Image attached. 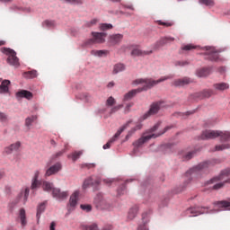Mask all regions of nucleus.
Segmentation results:
<instances>
[{"label": "nucleus", "instance_id": "obj_1", "mask_svg": "<svg viewBox=\"0 0 230 230\" xmlns=\"http://www.w3.org/2000/svg\"><path fill=\"white\" fill-rule=\"evenodd\" d=\"M173 78V75H164L162 76L158 80H153V79H137L133 82L136 85H139L143 84L142 88H137L129 91L128 93L124 95V102H128V100H132L136 94L138 93H142V91H148V89H152V87L157 85V84H161V82H166V80H172Z\"/></svg>", "mask_w": 230, "mask_h": 230}, {"label": "nucleus", "instance_id": "obj_2", "mask_svg": "<svg viewBox=\"0 0 230 230\" xmlns=\"http://www.w3.org/2000/svg\"><path fill=\"white\" fill-rule=\"evenodd\" d=\"M216 137H221V141H229L230 132L205 130L202 132L200 137L201 139H216Z\"/></svg>", "mask_w": 230, "mask_h": 230}, {"label": "nucleus", "instance_id": "obj_3", "mask_svg": "<svg viewBox=\"0 0 230 230\" xmlns=\"http://www.w3.org/2000/svg\"><path fill=\"white\" fill-rule=\"evenodd\" d=\"M170 127H165L164 129L162 132H159L158 134H150V135H144L142 137H140L138 140L135 141L133 143L134 146L136 148H139V146H143L145 143H147V141H150V139L159 137V136H163V134H165V132H168L170 130Z\"/></svg>", "mask_w": 230, "mask_h": 230}, {"label": "nucleus", "instance_id": "obj_4", "mask_svg": "<svg viewBox=\"0 0 230 230\" xmlns=\"http://www.w3.org/2000/svg\"><path fill=\"white\" fill-rule=\"evenodd\" d=\"M2 53H4V55H7V62L10 64V66H13L14 67H19V58H17V53L14 52L12 49L3 48L1 49Z\"/></svg>", "mask_w": 230, "mask_h": 230}, {"label": "nucleus", "instance_id": "obj_5", "mask_svg": "<svg viewBox=\"0 0 230 230\" xmlns=\"http://www.w3.org/2000/svg\"><path fill=\"white\" fill-rule=\"evenodd\" d=\"M93 38L86 41V46H91V44H103L105 42V37L107 34L105 32H92Z\"/></svg>", "mask_w": 230, "mask_h": 230}, {"label": "nucleus", "instance_id": "obj_6", "mask_svg": "<svg viewBox=\"0 0 230 230\" xmlns=\"http://www.w3.org/2000/svg\"><path fill=\"white\" fill-rule=\"evenodd\" d=\"M211 166V162H202L199 164L194 166L190 170L186 172L187 177L190 175H195L199 173V172H202V170H206Z\"/></svg>", "mask_w": 230, "mask_h": 230}, {"label": "nucleus", "instance_id": "obj_7", "mask_svg": "<svg viewBox=\"0 0 230 230\" xmlns=\"http://www.w3.org/2000/svg\"><path fill=\"white\" fill-rule=\"evenodd\" d=\"M173 40H175V38L173 37L161 38L153 45V51L159 50V49L163 48V46H166V44H168L169 42H173Z\"/></svg>", "mask_w": 230, "mask_h": 230}, {"label": "nucleus", "instance_id": "obj_8", "mask_svg": "<svg viewBox=\"0 0 230 230\" xmlns=\"http://www.w3.org/2000/svg\"><path fill=\"white\" fill-rule=\"evenodd\" d=\"M128 125H130V121H128L123 127H121L116 132V134L113 136V137L111 139H110L109 142L103 146V149L107 150V149L111 148V145H112V143H114V141H116V139H118L119 137V136H121V133L125 130V128H127L128 127Z\"/></svg>", "mask_w": 230, "mask_h": 230}, {"label": "nucleus", "instance_id": "obj_9", "mask_svg": "<svg viewBox=\"0 0 230 230\" xmlns=\"http://www.w3.org/2000/svg\"><path fill=\"white\" fill-rule=\"evenodd\" d=\"M52 197L57 200H66L69 197V191L62 190L59 188H55L52 190Z\"/></svg>", "mask_w": 230, "mask_h": 230}, {"label": "nucleus", "instance_id": "obj_10", "mask_svg": "<svg viewBox=\"0 0 230 230\" xmlns=\"http://www.w3.org/2000/svg\"><path fill=\"white\" fill-rule=\"evenodd\" d=\"M161 105H163V102H154L149 111L143 116V119H146L149 116L157 114V112H159V109H161Z\"/></svg>", "mask_w": 230, "mask_h": 230}, {"label": "nucleus", "instance_id": "obj_11", "mask_svg": "<svg viewBox=\"0 0 230 230\" xmlns=\"http://www.w3.org/2000/svg\"><path fill=\"white\" fill-rule=\"evenodd\" d=\"M190 84H193V79L190 77H182L172 82V85L175 87H184V85H190Z\"/></svg>", "mask_w": 230, "mask_h": 230}, {"label": "nucleus", "instance_id": "obj_12", "mask_svg": "<svg viewBox=\"0 0 230 230\" xmlns=\"http://www.w3.org/2000/svg\"><path fill=\"white\" fill-rule=\"evenodd\" d=\"M187 213L190 215V217H199V215H204V213H209L208 208H192L187 210Z\"/></svg>", "mask_w": 230, "mask_h": 230}, {"label": "nucleus", "instance_id": "obj_13", "mask_svg": "<svg viewBox=\"0 0 230 230\" xmlns=\"http://www.w3.org/2000/svg\"><path fill=\"white\" fill-rule=\"evenodd\" d=\"M60 170H62V164L60 163H57L56 164L47 169L45 177H51V175H55V173H58Z\"/></svg>", "mask_w": 230, "mask_h": 230}, {"label": "nucleus", "instance_id": "obj_14", "mask_svg": "<svg viewBox=\"0 0 230 230\" xmlns=\"http://www.w3.org/2000/svg\"><path fill=\"white\" fill-rule=\"evenodd\" d=\"M207 59L208 60H214L217 61L219 58V55H218V51H217V49H215V48H207Z\"/></svg>", "mask_w": 230, "mask_h": 230}, {"label": "nucleus", "instance_id": "obj_15", "mask_svg": "<svg viewBox=\"0 0 230 230\" xmlns=\"http://www.w3.org/2000/svg\"><path fill=\"white\" fill-rule=\"evenodd\" d=\"M229 175H230V168L225 169L221 172L219 176L211 179L207 182V184H213V182H217V181H224V179H226V177H229Z\"/></svg>", "mask_w": 230, "mask_h": 230}, {"label": "nucleus", "instance_id": "obj_16", "mask_svg": "<svg viewBox=\"0 0 230 230\" xmlns=\"http://www.w3.org/2000/svg\"><path fill=\"white\" fill-rule=\"evenodd\" d=\"M39 175H40V172L35 171L34 172V176L31 180V190H37V188H40V185L42 184L40 182V181H39Z\"/></svg>", "mask_w": 230, "mask_h": 230}, {"label": "nucleus", "instance_id": "obj_17", "mask_svg": "<svg viewBox=\"0 0 230 230\" xmlns=\"http://www.w3.org/2000/svg\"><path fill=\"white\" fill-rule=\"evenodd\" d=\"M28 197H30V188L22 190L16 198V204L19 202V200H21V199H23V204H26L28 201Z\"/></svg>", "mask_w": 230, "mask_h": 230}, {"label": "nucleus", "instance_id": "obj_18", "mask_svg": "<svg viewBox=\"0 0 230 230\" xmlns=\"http://www.w3.org/2000/svg\"><path fill=\"white\" fill-rule=\"evenodd\" d=\"M152 53H154V50H141L139 49H134L131 51L133 57H145L146 55H152Z\"/></svg>", "mask_w": 230, "mask_h": 230}, {"label": "nucleus", "instance_id": "obj_19", "mask_svg": "<svg viewBox=\"0 0 230 230\" xmlns=\"http://www.w3.org/2000/svg\"><path fill=\"white\" fill-rule=\"evenodd\" d=\"M80 197V190H75L69 199L70 208H75L76 204H78V199Z\"/></svg>", "mask_w": 230, "mask_h": 230}, {"label": "nucleus", "instance_id": "obj_20", "mask_svg": "<svg viewBox=\"0 0 230 230\" xmlns=\"http://www.w3.org/2000/svg\"><path fill=\"white\" fill-rule=\"evenodd\" d=\"M137 213H139V207L137 205L131 207L128 212V220H134L137 217Z\"/></svg>", "mask_w": 230, "mask_h": 230}, {"label": "nucleus", "instance_id": "obj_21", "mask_svg": "<svg viewBox=\"0 0 230 230\" xmlns=\"http://www.w3.org/2000/svg\"><path fill=\"white\" fill-rule=\"evenodd\" d=\"M16 98H26V100H31V98H33V93L27 90H21L16 93Z\"/></svg>", "mask_w": 230, "mask_h": 230}, {"label": "nucleus", "instance_id": "obj_22", "mask_svg": "<svg viewBox=\"0 0 230 230\" xmlns=\"http://www.w3.org/2000/svg\"><path fill=\"white\" fill-rule=\"evenodd\" d=\"M21 148V142L18 141L14 144H12L11 146L4 148L5 154H12V152H15Z\"/></svg>", "mask_w": 230, "mask_h": 230}, {"label": "nucleus", "instance_id": "obj_23", "mask_svg": "<svg viewBox=\"0 0 230 230\" xmlns=\"http://www.w3.org/2000/svg\"><path fill=\"white\" fill-rule=\"evenodd\" d=\"M41 188H42L43 191H47L48 193H49V191H51V194L53 193V190H55V186L53 185V182H49L47 181H44L42 182Z\"/></svg>", "mask_w": 230, "mask_h": 230}, {"label": "nucleus", "instance_id": "obj_24", "mask_svg": "<svg viewBox=\"0 0 230 230\" xmlns=\"http://www.w3.org/2000/svg\"><path fill=\"white\" fill-rule=\"evenodd\" d=\"M197 75L199 78H206V76H209L211 75V68L205 67L198 70Z\"/></svg>", "mask_w": 230, "mask_h": 230}, {"label": "nucleus", "instance_id": "obj_25", "mask_svg": "<svg viewBox=\"0 0 230 230\" xmlns=\"http://www.w3.org/2000/svg\"><path fill=\"white\" fill-rule=\"evenodd\" d=\"M10 85V80H4L0 85V94H6L10 91L8 87Z\"/></svg>", "mask_w": 230, "mask_h": 230}, {"label": "nucleus", "instance_id": "obj_26", "mask_svg": "<svg viewBox=\"0 0 230 230\" xmlns=\"http://www.w3.org/2000/svg\"><path fill=\"white\" fill-rule=\"evenodd\" d=\"M19 218L22 224V227H26L28 221L26 220V210L24 208H21L19 212Z\"/></svg>", "mask_w": 230, "mask_h": 230}, {"label": "nucleus", "instance_id": "obj_27", "mask_svg": "<svg viewBox=\"0 0 230 230\" xmlns=\"http://www.w3.org/2000/svg\"><path fill=\"white\" fill-rule=\"evenodd\" d=\"M123 40V34H113L110 36V42L111 44H119Z\"/></svg>", "mask_w": 230, "mask_h": 230}, {"label": "nucleus", "instance_id": "obj_28", "mask_svg": "<svg viewBox=\"0 0 230 230\" xmlns=\"http://www.w3.org/2000/svg\"><path fill=\"white\" fill-rule=\"evenodd\" d=\"M213 87L216 89V91H226V89H229V84L217 83L213 84Z\"/></svg>", "mask_w": 230, "mask_h": 230}, {"label": "nucleus", "instance_id": "obj_29", "mask_svg": "<svg viewBox=\"0 0 230 230\" xmlns=\"http://www.w3.org/2000/svg\"><path fill=\"white\" fill-rule=\"evenodd\" d=\"M46 206H48V201H44L38 206L36 214L38 220L39 218H40V215H42V213H44V211L46 210Z\"/></svg>", "mask_w": 230, "mask_h": 230}, {"label": "nucleus", "instance_id": "obj_30", "mask_svg": "<svg viewBox=\"0 0 230 230\" xmlns=\"http://www.w3.org/2000/svg\"><path fill=\"white\" fill-rule=\"evenodd\" d=\"M94 204H96L97 208H102V206L105 204V200H103V195L98 194L94 199Z\"/></svg>", "mask_w": 230, "mask_h": 230}, {"label": "nucleus", "instance_id": "obj_31", "mask_svg": "<svg viewBox=\"0 0 230 230\" xmlns=\"http://www.w3.org/2000/svg\"><path fill=\"white\" fill-rule=\"evenodd\" d=\"M121 71H125V66L121 63H118L113 66V75H118V73H121Z\"/></svg>", "mask_w": 230, "mask_h": 230}, {"label": "nucleus", "instance_id": "obj_32", "mask_svg": "<svg viewBox=\"0 0 230 230\" xmlns=\"http://www.w3.org/2000/svg\"><path fill=\"white\" fill-rule=\"evenodd\" d=\"M213 94H215V91H213L212 89L203 90L201 92V98H211Z\"/></svg>", "mask_w": 230, "mask_h": 230}, {"label": "nucleus", "instance_id": "obj_33", "mask_svg": "<svg viewBox=\"0 0 230 230\" xmlns=\"http://www.w3.org/2000/svg\"><path fill=\"white\" fill-rule=\"evenodd\" d=\"M216 206H218V208H225V209H230V202L229 201H217L215 203Z\"/></svg>", "mask_w": 230, "mask_h": 230}, {"label": "nucleus", "instance_id": "obj_34", "mask_svg": "<svg viewBox=\"0 0 230 230\" xmlns=\"http://www.w3.org/2000/svg\"><path fill=\"white\" fill-rule=\"evenodd\" d=\"M230 144H222L215 146L214 152H220L222 150H229Z\"/></svg>", "mask_w": 230, "mask_h": 230}, {"label": "nucleus", "instance_id": "obj_35", "mask_svg": "<svg viewBox=\"0 0 230 230\" xmlns=\"http://www.w3.org/2000/svg\"><path fill=\"white\" fill-rule=\"evenodd\" d=\"M195 155V151L184 153L182 155V161H190Z\"/></svg>", "mask_w": 230, "mask_h": 230}, {"label": "nucleus", "instance_id": "obj_36", "mask_svg": "<svg viewBox=\"0 0 230 230\" xmlns=\"http://www.w3.org/2000/svg\"><path fill=\"white\" fill-rule=\"evenodd\" d=\"M24 75H25V78H37V76H39V74L37 73V70H31L29 72H26Z\"/></svg>", "mask_w": 230, "mask_h": 230}, {"label": "nucleus", "instance_id": "obj_37", "mask_svg": "<svg viewBox=\"0 0 230 230\" xmlns=\"http://www.w3.org/2000/svg\"><path fill=\"white\" fill-rule=\"evenodd\" d=\"M109 51L107 50H92L91 55H93L94 57H103V55H107Z\"/></svg>", "mask_w": 230, "mask_h": 230}, {"label": "nucleus", "instance_id": "obj_38", "mask_svg": "<svg viewBox=\"0 0 230 230\" xmlns=\"http://www.w3.org/2000/svg\"><path fill=\"white\" fill-rule=\"evenodd\" d=\"M82 154H83L82 151L74 152L72 155H68V158H71L75 163V161H76V159L80 158V155H82Z\"/></svg>", "mask_w": 230, "mask_h": 230}, {"label": "nucleus", "instance_id": "obj_39", "mask_svg": "<svg viewBox=\"0 0 230 230\" xmlns=\"http://www.w3.org/2000/svg\"><path fill=\"white\" fill-rule=\"evenodd\" d=\"M182 51H191V49H197V46L193 44H187L181 47Z\"/></svg>", "mask_w": 230, "mask_h": 230}, {"label": "nucleus", "instance_id": "obj_40", "mask_svg": "<svg viewBox=\"0 0 230 230\" xmlns=\"http://www.w3.org/2000/svg\"><path fill=\"white\" fill-rule=\"evenodd\" d=\"M227 182H230V179L226 180L223 183H217L215 185H213V190H220L221 188H224V185Z\"/></svg>", "mask_w": 230, "mask_h": 230}, {"label": "nucleus", "instance_id": "obj_41", "mask_svg": "<svg viewBox=\"0 0 230 230\" xmlns=\"http://www.w3.org/2000/svg\"><path fill=\"white\" fill-rule=\"evenodd\" d=\"M107 107H112V105H116V99L114 97L111 96L106 101Z\"/></svg>", "mask_w": 230, "mask_h": 230}, {"label": "nucleus", "instance_id": "obj_42", "mask_svg": "<svg viewBox=\"0 0 230 230\" xmlns=\"http://www.w3.org/2000/svg\"><path fill=\"white\" fill-rule=\"evenodd\" d=\"M100 29L102 31H106V30H112V24H111V23H102L100 25Z\"/></svg>", "mask_w": 230, "mask_h": 230}, {"label": "nucleus", "instance_id": "obj_43", "mask_svg": "<svg viewBox=\"0 0 230 230\" xmlns=\"http://www.w3.org/2000/svg\"><path fill=\"white\" fill-rule=\"evenodd\" d=\"M91 184H94V182L93 181V178H88V179L84 180V181L83 183L84 190L88 188V186H91Z\"/></svg>", "mask_w": 230, "mask_h": 230}, {"label": "nucleus", "instance_id": "obj_44", "mask_svg": "<svg viewBox=\"0 0 230 230\" xmlns=\"http://www.w3.org/2000/svg\"><path fill=\"white\" fill-rule=\"evenodd\" d=\"M43 26H46L47 28H55V21L46 20L43 22Z\"/></svg>", "mask_w": 230, "mask_h": 230}, {"label": "nucleus", "instance_id": "obj_45", "mask_svg": "<svg viewBox=\"0 0 230 230\" xmlns=\"http://www.w3.org/2000/svg\"><path fill=\"white\" fill-rule=\"evenodd\" d=\"M199 3H200V4H205L206 6H213V4H215L213 0H199Z\"/></svg>", "mask_w": 230, "mask_h": 230}, {"label": "nucleus", "instance_id": "obj_46", "mask_svg": "<svg viewBox=\"0 0 230 230\" xmlns=\"http://www.w3.org/2000/svg\"><path fill=\"white\" fill-rule=\"evenodd\" d=\"M33 121H35V117H28L25 119V126H27L28 128L31 127Z\"/></svg>", "mask_w": 230, "mask_h": 230}, {"label": "nucleus", "instance_id": "obj_47", "mask_svg": "<svg viewBox=\"0 0 230 230\" xmlns=\"http://www.w3.org/2000/svg\"><path fill=\"white\" fill-rule=\"evenodd\" d=\"M97 23H98V19L94 18V19H93L92 21L87 22L85 23V27H86V28H91L92 26H94V25L97 24Z\"/></svg>", "mask_w": 230, "mask_h": 230}, {"label": "nucleus", "instance_id": "obj_48", "mask_svg": "<svg viewBox=\"0 0 230 230\" xmlns=\"http://www.w3.org/2000/svg\"><path fill=\"white\" fill-rule=\"evenodd\" d=\"M0 121L2 123H6V121H8V115H6V113L4 112L0 111Z\"/></svg>", "mask_w": 230, "mask_h": 230}, {"label": "nucleus", "instance_id": "obj_49", "mask_svg": "<svg viewBox=\"0 0 230 230\" xmlns=\"http://www.w3.org/2000/svg\"><path fill=\"white\" fill-rule=\"evenodd\" d=\"M119 109H123V104L114 106L113 108L111 109L110 114H114V112H118Z\"/></svg>", "mask_w": 230, "mask_h": 230}, {"label": "nucleus", "instance_id": "obj_50", "mask_svg": "<svg viewBox=\"0 0 230 230\" xmlns=\"http://www.w3.org/2000/svg\"><path fill=\"white\" fill-rule=\"evenodd\" d=\"M66 3H69L70 4H84V1L82 0H65Z\"/></svg>", "mask_w": 230, "mask_h": 230}, {"label": "nucleus", "instance_id": "obj_51", "mask_svg": "<svg viewBox=\"0 0 230 230\" xmlns=\"http://www.w3.org/2000/svg\"><path fill=\"white\" fill-rule=\"evenodd\" d=\"M80 208L83 209V211H86V213H89V211L93 209L91 205H81Z\"/></svg>", "mask_w": 230, "mask_h": 230}, {"label": "nucleus", "instance_id": "obj_52", "mask_svg": "<svg viewBox=\"0 0 230 230\" xmlns=\"http://www.w3.org/2000/svg\"><path fill=\"white\" fill-rule=\"evenodd\" d=\"M161 127V122H157L153 128H151L147 133L152 134V132H155Z\"/></svg>", "mask_w": 230, "mask_h": 230}, {"label": "nucleus", "instance_id": "obj_53", "mask_svg": "<svg viewBox=\"0 0 230 230\" xmlns=\"http://www.w3.org/2000/svg\"><path fill=\"white\" fill-rule=\"evenodd\" d=\"M157 24H159L160 26H165V28H170V26H173V23L172 22H166L162 21H158Z\"/></svg>", "mask_w": 230, "mask_h": 230}, {"label": "nucleus", "instance_id": "obj_54", "mask_svg": "<svg viewBox=\"0 0 230 230\" xmlns=\"http://www.w3.org/2000/svg\"><path fill=\"white\" fill-rule=\"evenodd\" d=\"M131 107H134V102H129L126 105V108H125V112H129L130 111V108Z\"/></svg>", "mask_w": 230, "mask_h": 230}, {"label": "nucleus", "instance_id": "obj_55", "mask_svg": "<svg viewBox=\"0 0 230 230\" xmlns=\"http://www.w3.org/2000/svg\"><path fill=\"white\" fill-rule=\"evenodd\" d=\"M83 100H85V102H91V95L89 93H83Z\"/></svg>", "mask_w": 230, "mask_h": 230}, {"label": "nucleus", "instance_id": "obj_56", "mask_svg": "<svg viewBox=\"0 0 230 230\" xmlns=\"http://www.w3.org/2000/svg\"><path fill=\"white\" fill-rule=\"evenodd\" d=\"M175 66H188V63L186 61H176Z\"/></svg>", "mask_w": 230, "mask_h": 230}, {"label": "nucleus", "instance_id": "obj_57", "mask_svg": "<svg viewBox=\"0 0 230 230\" xmlns=\"http://www.w3.org/2000/svg\"><path fill=\"white\" fill-rule=\"evenodd\" d=\"M121 191H125V183L122 184L118 190V195H121Z\"/></svg>", "mask_w": 230, "mask_h": 230}, {"label": "nucleus", "instance_id": "obj_58", "mask_svg": "<svg viewBox=\"0 0 230 230\" xmlns=\"http://www.w3.org/2000/svg\"><path fill=\"white\" fill-rule=\"evenodd\" d=\"M55 227H57V223L53 221L50 223L49 230H55Z\"/></svg>", "mask_w": 230, "mask_h": 230}, {"label": "nucleus", "instance_id": "obj_59", "mask_svg": "<svg viewBox=\"0 0 230 230\" xmlns=\"http://www.w3.org/2000/svg\"><path fill=\"white\" fill-rule=\"evenodd\" d=\"M66 152V149H63L62 151H59L56 154V157H60L61 155H63Z\"/></svg>", "mask_w": 230, "mask_h": 230}, {"label": "nucleus", "instance_id": "obj_60", "mask_svg": "<svg viewBox=\"0 0 230 230\" xmlns=\"http://www.w3.org/2000/svg\"><path fill=\"white\" fill-rule=\"evenodd\" d=\"M141 127H142L141 124L137 125L136 128H134V131L141 130Z\"/></svg>", "mask_w": 230, "mask_h": 230}, {"label": "nucleus", "instance_id": "obj_61", "mask_svg": "<svg viewBox=\"0 0 230 230\" xmlns=\"http://www.w3.org/2000/svg\"><path fill=\"white\" fill-rule=\"evenodd\" d=\"M50 145H52L53 146H57V142H55V140H50Z\"/></svg>", "mask_w": 230, "mask_h": 230}, {"label": "nucleus", "instance_id": "obj_62", "mask_svg": "<svg viewBox=\"0 0 230 230\" xmlns=\"http://www.w3.org/2000/svg\"><path fill=\"white\" fill-rule=\"evenodd\" d=\"M108 87H114V82H110L109 84H108Z\"/></svg>", "mask_w": 230, "mask_h": 230}, {"label": "nucleus", "instance_id": "obj_63", "mask_svg": "<svg viewBox=\"0 0 230 230\" xmlns=\"http://www.w3.org/2000/svg\"><path fill=\"white\" fill-rule=\"evenodd\" d=\"M127 8H128V10H134V6L132 5H126Z\"/></svg>", "mask_w": 230, "mask_h": 230}, {"label": "nucleus", "instance_id": "obj_64", "mask_svg": "<svg viewBox=\"0 0 230 230\" xmlns=\"http://www.w3.org/2000/svg\"><path fill=\"white\" fill-rule=\"evenodd\" d=\"M4 44H6V41H4V40H0V46H4Z\"/></svg>", "mask_w": 230, "mask_h": 230}]
</instances>
